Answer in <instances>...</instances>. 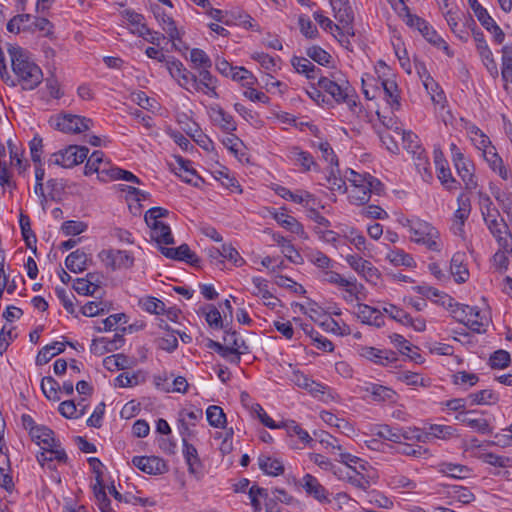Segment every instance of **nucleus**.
Returning <instances> with one entry per match:
<instances>
[{
  "mask_svg": "<svg viewBox=\"0 0 512 512\" xmlns=\"http://www.w3.org/2000/svg\"><path fill=\"white\" fill-rule=\"evenodd\" d=\"M8 52L18 83L24 90L35 89L43 80L40 67L31 61L26 51L19 46H10Z\"/></svg>",
  "mask_w": 512,
  "mask_h": 512,
  "instance_id": "f257e3e1",
  "label": "nucleus"
},
{
  "mask_svg": "<svg viewBox=\"0 0 512 512\" xmlns=\"http://www.w3.org/2000/svg\"><path fill=\"white\" fill-rule=\"evenodd\" d=\"M317 86L331 95L338 104L346 103L350 107L356 105L355 100L352 99L353 88L347 80L337 78L336 73H331L330 77L321 76Z\"/></svg>",
  "mask_w": 512,
  "mask_h": 512,
  "instance_id": "f03ea898",
  "label": "nucleus"
},
{
  "mask_svg": "<svg viewBox=\"0 0 512 512\" xmlns=\"http://www.w3.org/2000/svg\"><path fill=\"white\" fill-rule=\"evenodd\" d=\"M410 233L413 235L411 240L417 244L426 246L431 251H440L438 239L439 231L429 222L419 218H415V222L411 226Z\"/></svg>",
  "mask_w": 512,
  "mask_h": 512,
  "instance_id": "7ed1b4c3",
  "label": "nucleus"
},
{
  "mask_svg": "<svg viewBox=\"0 0 512 512\" xmlns=\"http://www.w3.org/2000/svg\"><path fill=\"white\" fill-rule=\"evenodd\" d=\"M89 153L85 146L70 145L56 153H53L49 159V164L59 165L63 168H72L82 163Z\"/></svg>",
  "mask_w": 512,
  "mask_h": 512,
  "instance_id": "20e7f679",
  "label": "nucleus"
},
{
  "mask_svg": "<svg viewBox=\"0 0 512 512\" xmlns=\"http://www.w3.org/2000/svg\"><path fill=\"white\" fill-rule=\"evenodd\" d=\"M49 123L56 130L76 134L88 130L92 120L78 115L63 114L51 117Z\"/></svg>",
  "mask_w": 512,
  "mask_h": 512,
  "instance_id": "39448f33",
  "label": "nucleus"
},
{
  "mask_svg": "<svg viewBox=\"0 0 512 512\" xmlns=\"http://www.w3.org/2000/svg\"><path fill=\"white\" fill-rule=\"evenodd\" d=\"M479 205L482 217L491 234L507 229L508 225L486 194H479Z\"/></svg>",
  "mask_w": 512,
  "mask_h": 512,
  "instance_id": "423d86ee",
  "label": "nucleus"
},
{
  "mask_svg": "<svg viewBox=\"0 0 512 512\" xmlns=\"http://www.w3.org/2000/svg\"><path fill=\"white\" fill-rule=\"evenodd\" d=\"M167 69L170 75L178 81L181 87L189 90L188 85L191 84L195 90H199L197 76L187 70L181 61L177 59L167 61Z\"/></svg>",
  "mask_w": 512,
  "mask_h": 512,
  "instance_id": "0eeeda50",
  "label": "nucleus"
},
{
  "mask_svg": "<svg viewBox=\"0 0 512 512\" xmlns=\"http://www.w3.org/2000/svg\"><path fill=\"white\" fill-rule=\"evenodd\" d=\"M453 161L458 175L465 184L467 190H473L477 187V181L474 176V165L464 155L457 151L453 155Z\"/></svg>",
  "mask_w": 512,
  "mask_h": 512,
  "instance_id": "6e6552de",
  "label": "nucleus"
},
{
  "mask_svg": "<svg viewBox=\"0 0 512 512\" xmlns=\"http://www.w3.org/2000/svg\"><path fill=\"white\" fill-rule=\"evenodd\" d=\"M132 464L149 475L164 474L168 471L166 462L157 456H135Z\"/></svg>",
  "mask_w": 512,
  "mask_h": 512,
  "instance_id": "1a4fd4ad",
  "label": "nucleus"
},
{
  "mask_svg": "<svg viewBox=\"0 0 512 512\" xmlns=\"http://www.w3.org/2000/svg\"><path fill=\"white\" fill-rule=\"evenodd\" d=\"M161 253L172 260L185 261L194 267H199L200 258L191 251L187 244H182L177 248L160 247Z\"/></svg>",
  "mask_w": 512,
  "mask_h": 512,
  "instance_id": "9d476101",
  "label": "nucleus"
},
{
  "mask_svg": "<svg viewBox=\"0 0 512 512\" xmlns=\"http://www.w3.org/2000/svg\"><path fill=\"white\" fill-rule=\"evenodd\" d=\"M346 261L352 269L365 277L367 281L376 284V280L379 279L380 273L378 269L371 264V262L364 260L362 257L357 255H348L346 257Z\"/></svg>",
  "mask_w": 512,
  "mask_h": 512,
  "instance_id": "9b49d317",
  "label": "nucleus"
},
{
  "mask_svg": "<svg viewBox=\"0 0 512 512\" xmlns=\"http://www.w3.org/2000/svg\"><path fill=\"white\" fill-rule=\"evenodd\" d=\"M43 451L37 455V460L41 466L48 464L50 470L55 469V465H52V461L56 460L60 463H66L68 460L67 454L60 444L54 447H42Z\"/></svg>",
  "mask_w": 512,
  "mask_h": 512,
  "instance_id": "f8f14e48",
  "label": "nucleus"
},
{
  "mask_svg": "<svg viewBox=\"0 0 512 512\" xmlns=\"http://www.w3.org/2000/svg\"><path fill=\"white\" fill-rule=\"evenodd\" d=\"M335 11V18L340 23V25H334L335 30L342 36L345 34L354 35V30L351 25L354 20V15L350 5L339 6Z\"/></svg>",
  "mask_w": 512,
  "mask_h": 512,
  "instance_id": "ddd939ff",
  "label": "nucleus"
},
{
  "mask_svg": "<svg viewBox=\"0 0 512 512\" xmlns=\"http://www.w3.org/2000/svg\"><path fill=\"white\" fill-rule=\"evenodd\" d=\"M151 229V239L160 245H170L174 243V238L169 225L162 221L146 223Z\"/></svg>",
  "mask_w": 512,
  "mask_h": 512,
  "instance_id": "4468645a",
  "label": "nucleus"
},
{
  "mask_svg": "<svg viewBox=\"0 0 512 512\" xmlns=\"http://www.w3.org/2000/svg\"><path fill=\"white\" fill-rule=\"evenodd\" d=\"M482 155L494 172L498 173L503 180L509 179L511 172L505 167L503 160L496 152L495 147L484 149V153H482Z\"/></svg>",
  "mask_w": 512,
  "mask_h": 512,
  "instance_id": "2eb2a0df",
  "label": "nucleus"
},
{
  "mask_svg": "<svg viewBox=\"0 0 512 512\" xmlns=\"http://www.w3.org/2000/svg\"><path fill=\"white\" fill-rule=\"evenodd\" d=\"M30 435L33 441L38 445L43 444V447H54L57 446L58 441L54 438V432L43 425L31 426Z\"/></svg>",
  "mask_w": 512,
  "mask_h": 512,
  "instance_id": "dca6fc26",
  "label": "nucleus"
},
{
  "mask_svg": "<svg viewBox=\"0 0 512 512\" xmlns=\"http://www.w3.org/2000/svg\"><path fill=\"white\" fill-rule=\"evenodd\" d=\"M224 341L230 345L234 357L230 359L231 363L238 364L240 362V355L249 353V347L243 339H239L237 333L227 332Z\"/></svg>",
  "mask_w": 512,
  "mask_h": 512,
  "instance_id": "f3484780",
  "label": "nucleus"
},
{
  "mask_svg": "<svg viewBox=\"0 0 512 512\" xmlns=\"http://www.w3.org/2000/svg\"><path fill=\"white\" fill-rule=\"evenodd\" d=\"M391 341L394 343L395 347L398 348L401 354L408 356L412 361L416 363L422 362V356L413 350V348L418 349L417 347H413V345L406 340L400 334H392L390 336Z\"/></svg>",
  "mask_w": 512,
  "mask_h": 512,
  "instance_id": "a211bd4d",
  "label": "nucleus"
},
{
  "mask_svg": "<svg viewBox=\"0 0 512 512\" xmlns=\"http://www.w3.org/2000/svg\"><path fill=\"white\" fill-rule=\"evenodd\" d=\"M303 482V488L307 494L313 496L320 502L328 501L326 489L314 476L306 474L303 478Z\"/></svg>",
  "mask_w": 512,
  "mask_h": 512,
  "instance_id": "6ab92c4d",
  "label": "nucleus"
},
{
  "mask_svg": "<svg viewBox=\"0 0 512 512\" xmlns=\"http://www.w3.org/2000/svg\"><path fill=\"white\" fill-rule=\"evenodd\" d=\"M87 255L84 251L77 249L71 252L65 259L66 267L73 273L83 272L87 268Z\"/></svg>",
  "mask_w": 512,
  "mask_h": 512,
  "instance_id": "aec40b11",
  "label": "nucleus"
},
{
  "mask_svg": "<svg viewBox=\"0 0 512 512\" xmlns=\"http://www.w3.org/2000/svg\"><path fill=\"white\" fill-rule=\"evenodd\" d=\"M458 201V209L455 211L454 219L455 224L457 225V230L459 234L464 233V223L470 214V199L468 197H464V195H460L457 198Z\"/></svg>",
  "mask_w": 512,
  "mask_h": 512,
  "instance_id": "412c9836",
  "label": "nucleus"
},
{
  "mask_svg": "<svg viewBox=\"0 0 512 512\" xmlns=\"http://www.w3.org/2000/svg\"><path fill=\"white\" fill-rule=\"evenodd\" d=\"M212 119L217 123L225 132H232L236 130V123L233 117L226 113L220 106L212 107Z\"/></svg>",
  "mask_w": 512,
  "mask_h": 512,
  "instance_id": "4be33fe9",
  "label": "nucleus"
},
{
  "mask_svg": "<svg viewBox=\"0 0 512 512\" xmlns=\"http://www.w3.org/2000/svg\"><path fill=\"white\" fill-rule=\"evenodd\" d=\"M260 469L271 476H278L284 473V465L278 459H273L267 455H260L258 458Z\"/></svg>",
  "mask_w": 512,
  "mask_h": 512,
  "instance_id": "5701e85b",
  "label": "nucleus"
},
{
  "mask_svg": "<svg viewBox=\"0 0 512 512\" xmlns=\"http://www.w3.org/2000/svg\"><path fill=\"white\" fill-rule=\"evenodd\" d=\"M19 224L21 228L22 237L26 243V246L36 253V242L37 238L31 229L30 218L24 213H20Z\"/></svg>",
  "mask_w": 512,
  "mask_h": 512,
  "instance_id": "b1692460",
  "label": "nucleus"
},
{
  "mask_svg": "<svg viewBox=\"0 0 512 512\" xmlns=\"http://www.w3.org/2000/svg\"><path fill=\"white\" fill-rule=\"evenodd\" d=\"M65 349V344L62 342H54L51 345L44 346L36 356V364L44 365L48 363L54 356L62 353Z\"/></svg>",
  "mask_w": 512,
  "mask_h": 512,
  "instance_id": "393cba45",
  "label": "nucleus"
},
{
  "mask_svg": "<svg viewBox=\"0 0 512 512\" xmlns=\"http://www.w3.org/2000/svg\"><path fill=\"white\" fill-rule=\"evenodd\" d=\"M463 257V254L456 253L450 263L451 274L455 277L457 283L466 282L469 276L468 269L463 265Z\"/></svg>",
  "mask_w": 512,
  "mask_h": 512,
  "instance_id": "a878e982",
  "label": "nucleus"
},
{
  "mask_svg": "<svg viewBox=\"0 0 512 512\" xmlns=\"http://www.w3.org/2000/svg\"><path fill=\"white\" fill-rule=\"evenodd\" d=\"M274 219L277 221L279 225L289 230L290 232L300 236L305 235L303 225L300 222H298L296 218L285 213H276L274 215Z\"/></svg>",
  "mask_w": 512,
  "mask_h": 512,
  "instance_id": "bb28decb",
  "label": "nucleus"
},
{
  "mask_svg": "<svg viewBox=\"0 0 512 512\" xmlns=\"http://www.w3.org/2000/svg\"><path fill=\"white\" fill-rule=\"evenodd\" d=\"M184 446V457L188 464V470L191 474H196L201 467L200 459L198 457L197 449L184 438L182 440Z\"/></svg>",
  "mask_w": 512,
  "mask_h": 512,
  "instance_id": "cd10ccee",
  "label": "nucleus"
},
{
  "mask_svg": "<svg viewBox=\"0 0 512 512\" xmlns=\"http://www.w3.org/2000/svg\"><path fill=\"white\" fill-rule=\"evenodd\" d=\"M471 404L476 405H494L499 401V395L491 389H484L468 396Z\"/></svg>",
  "mask_w": 512,
  "mask_h": 512,
  "instance_id": "c85d7f7f",
  "label": "nucleus"
},
{
  "mask_svg": "<svg viewBox=\"0 0 512 512\" xmlns=\"http://www.w3.org/2000/svg\"><path fill=\"white\" fill-rule=\"evenodd\" d=\"M321 419L328 425L336 427L340 430V432L345 435H350L354 432L353 426L344 419H339L333 413L328 411H323L321 413Z\"/></svg>",
  "mask_w": 512,
  "mask_h": 512,
  "instance_id": "c756f323",
  "label": "nucleus"
},
{
  "mask_svg": "<svg viewBox=\"0 0 512 512\" xmlns=\"http://www.w3.org/2000/svg\"><path fill=\"white\" fill-rule=\"evenodd\" d=\"M502 79L505 82L504 88L507 90V83H512V46L502 48Z\"/></svg>",
  "mask_w": 512,
  "mask_h": 512,
  "instance_id": "7c9ffc66",
  "label": "nucleus"
},
{
  "mask_svg": "<svg viewBox=\"0 0 512 512\" xmlns=\"http://www.w3.org/2000/svg\"><path fill=\"white\" fill-rule=\"evenodd\" d=\"M436 170L437 177L440 180L441 184L444 185L447 189L453 190L457 188L459 184L455 178L452 176L450 168L444 162L436 161Z\"/></svg>",
  "mask_w": 512,
  "mask_h": 512,
  "instance_id": "2f4dec72",
  "label": "nucleus"
},
{
  "mask_svg": "<svg viewBox=\"0 0 512 512\" xmlns=\"http://www.w3.org/2000/svg\"><path fill=\"white\" fill-rule=\"evenodd\" d=\"M275 191L280 197H282L286 200H291V201H293L295 203H299V204L305 202V207L309 206L310 201H314V196L312 194H310L309 192H304L303 195H298L283 186H278L275 189Z\"/></svg>",
  "mask_w": 512,
  "mask_h": 512,
  "instance_id": "473e14b6",
  "label": "nucleus"
},
{
  "mask_svg": "<svg viewBox=\"0 0 512 512\" xmlns=\"http://www.w3.org/2000/svg\"><path fill=\"white\" fill-rule=\"evenodd\" d=\"M41 389L43 394L49 399L53 401H58L59 391L61 387L59 383L51 376H45L41 380Z\"/></svg>",
  "mask_w": 512,
  "mask_h": 512,
  "instance_id": "72a5a7b5",
  "label": "nucleus"
},
{
  "mask_svg": "<svg viewBox=\"0 0 512 512\" xmlns=\"http://www.w3.org/2000/svg\"><path fill=\"white\" fill-rule=\"evenodd\" d=\"M131 363L132 361L124 354L107 356L103 361L104 366L110 371L115 369H127L130 367Z\"/></svg>",
  "mask_w": 512,
  "mask_h": 512,
  "instance_id": "f704fd0d",
  "label": "nucleus"
},
{
  "mask_svg": "<svg viewBox=\"0 0 512 512\" xmlns=\"http://www.w3.org/2000/svg\"><path fill=\"white\" fill-rule=\"evenodd\" d=\"M383 86L384 93L387 98V102L391 106L392 109H399L400 107V101H399V94H398V87L397 84L394 81L389 80H383L381 82Z\"/></svg>",
  "mask_w": 512,
  "mask_h": 512,
  "instance_id": "c9c22d12",
  "label": "nucleus"
},
{
  "mask_svg": "<svg viewBox=\"0 0 512 512\" xmlns=\"http://www.w3.org/2000/svg\"><path fill=\"white\" fill-rule=\"evenodd\" d=\"M206 417L209 424L215 428H223L226 423V415L223 409L216 405L207 408Z\"/></svg>",
  "mask_w": 512,
  "mask_h": 512,
  "instance_id": "e433bc0d",
  "label": "nucleus"
},
{
  "mask_svg": "<svg viewBox=\"0 0 512 512\" xmlns=\"http://www.w3.org/2000/svg\"><path fill=\"white\" fill-rule=\"evenodd\" d=\"M440 472L449 477L461 479L466 477L470 472V469L467 466L460 464L442 463L440 465Z\"/></svg>",
  "mask_w": 512,
  "mask_h": 512,
  "instance_id": "4c0bfd02",
  "label": "nucleus"
},
{
  "mask_svg": "<svg viewBox=\"0 0 512 512\" xmlns=\"http://www.w3.org/2000/svg\"><path fill=\"white\" fill-rule=\"evenodd\" d=\"M468 5L484 28L494 21L488 11L478 2V0H468Z\"/></svg>",
  "mask_w": 512,
  "mask_h": 512,
  "instance_id": "58836bf2",
  "label": "nucleus"
},
{
  "mask_svg": "<svg viewBox=\"0 0 512 512\" xmlns=\"http://www.w3.org/2000/svg\"><path fill=\"white\" fill-rule=\"evenodd\" d=\"M492 235L499 245L498 251H505L509 255H512V233L510 232L509 227H507V229L493 233Z\"/></svg>",
  "mask_w": 512,
  "mask_h": 512,
  "instance_id": "ea45409f",
  "label": "nucleus"
},
{
  "mask_svg": "<svg viewBox=\"0 0 512 512\" xmlns=\"http://www.w3.org/2000/svg\"><path fill=\"white\" fill-rule=\"evenodd\" d=\"M492 235L499 245L498 251H505L509 255H512V233L510 232L509 227H507V229L493 233Z\"/></svg>",
  "mask_w": 512,
  "mask_h": 512,
  "instance_id": "a19ab883",
  "label": "nucleus"
},
{
  "mask_svg": "<svg viewBox=\"0 0 512 512\" xmlns=\"http://www.w3.org/2000/svg\"><path fill=\"white\" fill-rule=\"evenodd\" d=\"M175 159H176V162L179 164L180 170H182L184 173H186L185 176L180 175L183 178V180L186 183L192 184L197 187L198 183L193 182L191 177L192 176L197 177L199 180H201V178L197 175L196 170L191 167V161L184 159L181 156H175Z\"/></svg>",
  "mask_w": 512,
  "mask_h": 512,
  "instance_id": "79ce46f5",
  "label": "nucleus"
},
{
  "mask_svg": "<svg viewBox=\"0 0 512 512\" xmlns=\"http://www.w3.org/2000/svg\"><path fill=\"white\" fill-rule=\"evenodd\" d=\"M510 364V354L502 349H499L491 354L489 358V365L492 369H504Z\"/></svg>",
  "mask_w": 512,
  "mask_h": 512,
  "instance_id": "37998d69",
  "label": "nucleus"
},
{
  "mask_svg": "<svg viewBox=\"0 0 512 512\" xmlns=\"http://www.w3.org/2000/svg\"><path fill=\"white\" fill-rule=\"evenodd\" d=\"M402 429V435H400V444L404 441H417L426 443L429 441V435L425 434L419 428H406Z\"/></svg>",
  "mask_w": 512,
  "mask_h": 512,
  "instance_id": "c03bdc74",
  "label": "nucleus"
},
{
  "mask_svg": "<svg viewBox=\"0 0 512 512\" xmlns=\"http://www.w3.org/2000/svg\"><path fill=\"white\" fill-rule=\"evenodd\" d=\"M306 54L319 65L326 66L331 61V55L320 46H311L307 49Z\"/></svg>",
  "mask_w": 512,
  "mask_h": 512,
  "instance_id": "a18cd8bd",
  "label": "nucleus"
},
{
  "mask_svg": "<svg viewBox=\"0 0 512 512\" xmlns=\"http://www.w3.org/2000/svg\"><path fill=\"white\" fill-rule=\"evenodd\" d=\"M156 17L163 25V30L166 31L170 40L174 41L180 39V34L175 21L171 17L167 16L165 13H162L161 15L158 14Z\"/></svg>",
  "mask_w": 512,
  "mask_h": 512,
  "instance_id": "49530a36",
  "label": "nucleus"
},
{
  "mask_svg": "<svg viewBox=\"0 0 512 512\" xmlns=\"http://www.w3.org/2000/svg\"><path fill=\"white\" fill-rule=\"evenodd\" d=\"M190 60L197 69L210 68L212 66V61L209 56L203 50L198 48H193L191 50Z\"/></svg>",
  "mask_w": 512,
  "mask_h": 512,
  "instance_id": "de8ad7c7",
  "label": "nucleus"
},
{
  "mask_svg": "<svg viewBox=\"0 0 512 512\" xmlns=\"http://www.w3.org/2000/svg\"><path fill=\"white\" fill-rule=\"evenodd\" d=\"M396 452L407 456L421 457L426 454L428 450L421 445L402 442V444H399L396 448Z\"/></svg>",
  "mask_w": 512,
  "mask_h": 512,
  "instance_id": "09e8293b",
  "label": "nucleus"
},
{
  "mask_svg": "<svg viewBox=\"0 0 512 512\" xmlns=\"http://www.w3.org/2000/svg\"><path fill=\"white\" fill-rule=\"evenodd\" d=\"M103 157L104 154L102 151H94L86 162L84 174L91 175L98 171L103 164Z\"/></svg>",
  "mask_w": 512,
  "mask_h": 512,
  "instance_id": "8fccbe9b",
  "label": "nucleus"
},
{
  "mask_svg": "<svg viewBox=\"0 0 512 512\" xmlns=\"http://www.w3.org/2000/svg\"><path fill=\"white\" fill-rule=\"evenodd\" d=\"M87 229V224L82 221H65L61 226L62 232L66 236H76L83 233Z\"/></svg>",
  "mask_w": 512,
  "mask_h": 512,
  "instance_id": "3c124183",
  "label": "nucleus"
},
{
  "mask_svg": "<svg viewBox=\"0 0 512 512\" xmlns=\"http://www.w3.org/2000/svg\"><path fill=\"white\" fill-rule=\"evenodd\" d=\"M308 260L320 269H328L332 266V260L319 250L311 251Z\"/></svg>",
  "mask_w": 512,
  "mask_h": 512,
  "instance_id": "603ef678",
  "label": "nucleus"
},
{
  "mask_svg": "<svg viewBox=\"0 0 512 512\" xmlns=\"http://www.w3.org/2000/svg\"><path fill=\"white\" fill-rule=\"evenodd\" d=\"M232 79L239 81L243 86L251 87L254 85L256 79L250 71L244 67H235L234 72L231 75Z\"/></svg>",
  "mask_w": 512,
  "mask_h": 512,
  "instance_id": "864d4df0",
  "label": "nucleus"
},
{
  "mask_svg": "<svg viewBox=\"0 0 512 512\" xmlns=\"http://www.w3.org/2000/svg\"><path fill=\"white\" fill-rule=\"evenodd\" d=\"M376 435L385 440L400 444V435H402V429L383 425L380 427Z\"/></svg>",
  "mask_w": 512,
  "mask_h": 512,
  "instance_id": "5fc2aeb1",
  "label": "nucleus"
},
{
  "mask_svg": "<svg viewBox=\"0 0 512 512\" xmlns=\"http://www.w3.org/2000/svg\"><path fill=\"white\" fill-rule=\"evenodd\" d=\"M140 305L147 312L154 314H160L165 309V304L155 297H147L140 300Z\"/></svg>",
  "mask_w": 512,
  "mask_h": 512,
  "instance_id": "6e6d98bb",
  "label": "nucleus"
},
{
  "mask_svg": "<svg viewBox=\"0 0 512 512\" xmlns=\"http://www.w3.org/2000/svg\"><path fill=\"white\" fill-rule=\"evenodd\" d=\"M387 259L395 265H403L407 267H411L414 263L413 258L402 250L391 251L387 255Z\"/></svg>",
  "mask_w": 512,
  "mask_h": 512,
  "instance_id": "4d7b16f0",
  "label": "nucleus"
},
{
  "mask_svg": "<svg viewBox=\"0 0 512 512\" xmlns=\"http://www.w3.org/2000/svg\"><path fill=\"white\" fill-rule=\"evenodd\" d=\"M456 419L460 420L463 423H466L468 426L482 434H486L491 431L490 425L486 419H471L466 416L462 418H460V416H457Z\"/></svg>",
  "mask_w": 512,
  "mask_h": 512,
  "instance_id": "13d9d810",
  "label": "nucleus"
},
{
  "mask_svg": "<svg viewBox=\"0 0 512 512\" xmlns=\"http://www.w3.org/2000/svg\"><path fill=\"white\" fill-rule=\"evenodd\" d=\"M326 281L329 283L337 284L340 286L347 287L346 291L350 294H353V289L351 287L355 286V284L345 278H343L339 273L334 271H325Z\"/></svg>",
  "mask_w": 512,
  "mask_h": 512,
  "instance_id": "bf43d9fd",
  "label": "nucleus"
},
{
  "mask_svg": "<svg viewBox=\"0 0 512 512\" xmlns=\"http://www.w3.org/2000/svg\"><path fill=\"white\" fill-rule=\"evenodd\" d=\"M371 394L376 401L392 400L395 396V392L392 389L376 384L372 385Z\"/></svg>",
  "mask_w": 512,
  "mask_h": 512,
  "instance_id": "052dcab7",
  "label": "nucleus"
},
{
  "mask_svg": "<svg viewBox=\"0 0 512 512\" xmlns=\"http://www.w3.org/2000/svg\"><path fill=\"white\" fill-rule=\"evenodd\" d=\"M376 310L377 308L371 307L367 304L358 303L356 315L363 324H369L370 321H372Z\"/></svg>",
  "mask_w": 512,
  "mask_h": 512,
  "instance_id": "680f3d73",
  "label": "nucleus"
},
{
  "mask_svg": "<svg viewBox=\"0 0 512 512\" xmlns=\"http://www.w3.org/2000/svg\"><path fill=\"white\" fill-rule=\"evenodd\" d=\"M196 128L194 132H192V129L186 131L187 134L203 149L209 151L210 147L213 145V142L202 132L200 131L199 127L195 125Z\"/></svg>",
  "mask_w": 512,
  "mask_h": 512,
  "instance_id": "e2e57ef3",
  "label": "nucleus"
},
{
  "mask_svg": "<svg viewBox=\"0 0 512 512\" xmlns=\"http://www.w3.org/2000/svg\"><path fill=\"white\" fill-rule=\"evenodd\" d=\"M31 159L34 163H41V154L43 152V140L36 135L29 143Z\"/></svg>",
  "mask_w": 512,
  "mask_h": 512,
  "instance_id": "0e129e2a",
  "label": "nucleus"
},
{
  "mask_svg": "<svg viewBox=\"0 0 512 512\" xmlns=\"http://www.w3.org/2000/svg\"><path fill=\"white\" fill-rule=\"evenodd\" d=\"M452 495L463 504H469L475 500V495L466 487L454 486Z\"/></svg>",
  "mask_w": 512,
  "mask_h": 512,
  "instance_id": "69168bd1",
  "label": "nucleus"
},
{
  "mask_svg": "<svg viewBox=\"0 0 512 512\" xmlns=\"http://www.w3.org/2000/svg\"><path fill=\"white\" fill-rule=\"evenodd\" d=\"M299 26L301 33L309 39H314L318 36L317 27L312 23L311 20L303 17L299 18Z\"/></svg>",
  "mask_w": 512,
  "mask_h": 512,
  "instance_id": "338daca9",
  "label": "nucleus"
},
{
  "mask_svg": "<svg viewBox=\"0 0 512 512\" xmlns=\"http://www.w3.org/2000/svg\"><path fill=\"white\" fill-rule=\"evenodd\" d=\"M495 199L499 203L502 211L509 217L512 224V197L505 193H498Z\"/></svg>",
  "mask_w": 512,
  "mask_h": 512,
  "instance_id": "774afa93",
  "label": "nucleus"
}]
</instances>
